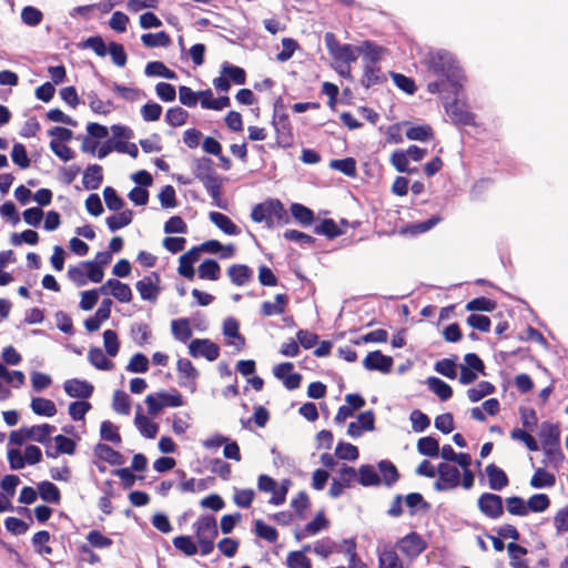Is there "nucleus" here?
<instances>
[{"label":"nucleus","instance_id":"nucleus-1","mask_svg":"<svg viewBox=\"0 0 568 568\" xmlns=\"http://www.w3.org/2000/svg\"><path fill=\"white\" fill-rule=\"evenodd\" d=\"M424 64L429 73L449 82L455 97H458L466 80L464 71L456 58L446 50H436L427 53Z\"/></svg>","mask_w":568,"mask_h":568},{"label":"nucleus","instance_id":"nucleus-2","mask_svg":"<svg viewBox=\"0 0 568 568\" xmlns=\"http://www.w3.org/2000/svg\"><path fill=\"white\" fill-rule=\"evenodd\" d=\"M194 176L202 182L207 193L213 199L214 203L223 207L221 204L222 196V180L214 170V162L211 158L202 156L193 161Z\"/></svg>","mask_w":568,"mask_h":568},{"label":"nucleus","instance_id":"nucleus-3","mask_svg":"<svg viewBox=\"0 0 568 568\" xmlns=\"http://www.w3.org/2000/svg\"><path fill=\"white\" fill-rule=\"evenodd\" d=\"M251 219L255 223L264 222L270 229L275 224L284 225L290 220L283 203L277 199H271L256 204L252 209Z\"/></svg>","mask_w":568,"mask_h":568},{"label":"nucleus","instance_id":"nucleus-4","mask_svg":"<svg viewBox=\"0 0 568 568\" xmlns=\"http://www.w3.org/2000/svg\"><path fill=\"white\" fill-rule=\"evenodd\" d=\"M193 530L199 544L200 554L207 556L214 550V540L219 535L216 518L213 515L200 516L193 523Z\"/></svg>","mask_w":568,"mask_h":568},{"label":"nucleus","instance_id":"nucleus-5","mask_svg":"<svg viewBox=\"0 0 568 568\" xmlns=\"http://www.w3.org/2000/svg\"><path fill=\"white\" fill-rule=\"evenodd\" d=\"M325 45L332 59L342 64H351L357 60V47L352 44H342L333 32H326L324 36Z\"/></svg>","mask_w":568,"mask_h":568},{"label":"nucleus","instance_id":"nucleus-6","mask_svg":"<svg viewBox=\"0 0 568 568\" xmlns=\"http://www.w3.org/2000/svg\"><path fill=\"white\" fill-rule=\"evenodd\" d=\"M396 547L405 557L415 559L427 548V544L418 532L410 531L396 542Z\"/></svg>","mask_w":568,"mask_h":568},{"label":"nucleus","instance_id":"nucleus-7","mask_svg":"<svg viewBox=\"0 0 568 568\" xmlns=\"http://www.w3.org/2000/svg\"><path fill=\"white\" fill-rule=\"evenodd\" d=\"M480 513L490 518L498 519L504 515L503 498L493 493H483L477 500Z\"/></svg>","mask_w":568,"mask_h":568},{"label":"nucleus","instance_id":"nucleus-8","mask_svg":"<svg viewBox=\"0 0 568 568\" xmlns=\"http://www.w3.org/2000/svg\"><path fill=\"white\" fill-rule=\"evenodd\" d=\"M189 353L192 357H204L213 362L220 356V347L209 338H195L189 344Z\"/></svg>","mask_w":568,"mask_h":568},{"label":"nucleus","instance_id":"nucleus-9","mask_svg":"<svg viewBox=\"0 0 568 568\" xmlns=\"http://www.w3.org/2000/svg\"><path fill=\"white\" fill-rule=\"evenodd\" d=\"M438 480L435 483L437 490H447L459 485L460 474L456 466L440 463L437 467Z\"/></svg>","mask_w":568,"mask_h":568},{"label":"nucleus","instance_id":"nucleus-10","mask_svg":"<svg viewBox=\"0 0 568 568\" xmlns=\"http://www.w3.org/2000/svg\"><path fill=\"white\" fill-rule=\"evenodd\" d=\"M176 369L179 373V384L182 387L190 388L192 392H194L199 372L192 362L187 358H180L176 362Z\"/></svg>","mask_w":568,"mask_h":568},{"label":"nucleus","instance_id":"nucleus-11","mask_svg":"<svg viewBox=\"0 0 568 568\" xmlns=\"http://www.w3.org/2000/svg\"><path fill=\"white\" fill-rule=\"evenodd\" d=\"M393 365V358L384 355L381 351L369 352L363 361V366L367 371H378L383 374L390 373Z\"/></svg>","mask_w":568,"mask_h":568},{"label":"nucleus","instance_id":"nucleus-12","mask_svg":"<svg viewBox=\"0 0 568 568\" xmlns=\"http://www.w3.org/2000/svg\"><path fill=\"white\" fill-rule=\"evenodd\" d=\"M445 109L455 124L475 125V114L468 111L465 105L460 104L456 99L450 103L445 102Z\"/></svg>","mask_w":568,"mask_h":568},{"label":"nucleus","instance_id":"nucleus-13","mask_svg":"<svg viewBox=\"0 0 568 568\" xmlns=\"http://www.w3.org/2000/svg\"><path fill=\"white\" fill-rule=\"evenodd\" d=\"M159 282L160 276L155 272H153L152 275L144 276L142 280L138 281L135 288L140 293L141 298L155 301L160 293V287L158 286Z\"/></svg>","mask_w":568,"mask_h":568},{"label":"nucleus","instance_id":"nucleus-14","mask_svg":"<svg viewBox=\"0 0 568 568\" xmlns=\"http://www.w3.org/2000/svg\"><path fill=\"white\" fill-rule=\"evenodd\" d=\"M63 388L70 397L82 399L91 397L94 392V387L91 383L78 378L65 381Z\"/></svg>","mask_w":568,"mask_h":568},{"label":"nucleus","instance_id":"nucleus-15","mask_svg":"<svg viewBox=\"0 0 568 568\" xmlns=\"http://www.w3.org/2000/svg\"><path fill=\"white\" fill-rule=\"evenodd\" d=\"M223 334L227 338L229 345H234L236 351H242L245 346V337L240 334V324L234 317H229L223 323Z\"/></svg>","mask_w":568,"mask_h":568},{"label":"nucleus","instance_id":"nucleus-16","mask_svg":"<svg viewBox=\"0 0 568 568\" xmlns=\"http://www.w3.org/2000/svg\"><path fill=\"white\" fill-rule=\"evenodd\" d=\"M386 75L382 72L381 68L377 64L365 63L363 69V74L361 78V84L369 89L374 85L383 84L386 82Z\"/></svg>","mask_w":568,"mask_h":568},{"label":"nucleus","instance_id":"nucleus-17","mask_svg":"<svg viewBox=\"0 0 568 568\" xmlns=\"http://www.w3.org/2000/svg\"><path fill=\"white\" fill-rule=\"evenodd\" d=\"M273 125L276 132V144L281 148L291 146L293 144V133L288 118L283 115L278 121H273Z\"/></svg>","mask_w":568,"mask_h":568},{"label":"nucleus","instance_id":"nucleus-18","mask_svg":"<svg viewBox=\"0 0 568 568\" xmlns=\"http://www.w3.org/2000/svg\"><path fill=\"white\" fill-rule=\"evenodd\" d=\"M357 52L363 54L365 63L377 64V62L382 60L386 49L373 41L365 40L359 47H357Z\"/></svg>","mask_w":568,"mask_h":568},{"label":"nucleus","instance_id":"nucleus-19","mask_svg":"<svg viewBox=\"0 0 568 568\" xmlns=\"http://www.w3.org/2000/svg\"><path fill=\"white\" fill-rule=\"evenodd\" d=\"M287 304L288 297L285 294H276L274 303L265 301L261 304L260 313L264 317L282 315L285 313Z\"/></svg>","mask_w":568,"mask_h":568},{"label":"nucleus","instance_id":"nucleus-20","mask_svg":"<svg viewBox=\"0 0 568 568\" xmlns=\"http://www.w3.org/2000/svg\"><path fill=\"white\" fill-rule=\"evenodd\" d=\"M231 282L236 286H244L253 278V271L245 264H233L227 268Z\"/></svg>","mask_w":568,"mask_h":568},{"label":"nucleus","instance_id":"nucleus-21","mask_svg":"<svg viewBox=\"0 0 568 568\" xmlns=\"http://www.w3.org/2000/svg\"><path fill=\"white\" fill-rule=\"evenodd\" d=\"M486 475L488 477L489 487L493 490H501L509 484L507 474L495 464L486 466Z\"/></svg>","mask_w":568,"mask_h":568},{"label":"nucleus","instance_id":"nucleus-22","mask_svg":"<svg viewBox=\"0 0 568 568\" xmlns=\"http://www.w3.org/2000/svg\"><path fill=\"white\" fill-rule=\"evenodd\" d=\"M210 221L219 227L226 235L241 234L240 227L225 214L221 212H211L209 214Z\"/></svg>","mask_w":568,"mask_h":568},{"label":"nucleus","instance_id":"nucleus-23","mask_svg":"<svg viewBox=\"0 0 568 568\" xmlns=\"http://www.w3.org/2000/svg\"><path fill=\"white\" fill-rule=\"evenodd\" d=\"M102 166L99 164L89 165L83 172L82 183L87 190H97L103 182Z\"/></svg>","mask_w":568,"mask_h":568},{"label":"nucleus","instance_id":"nucleus-24","mask_svg":"<svg viewBox=\"0 0 568 568\" xmlns=\"http://www.w3.org/2000/svg\"><path fill=\"white\" fill-rule=\"evenodd\" d=\"M27 437L30 440L38 442L40 444H47L50 442V436L55 432V426L49 424L36 425L31 427L24 426Z\"/></svg>","mask_w":568,"mask_h":568},{"label":"nucleus","instance_id":"nucleus-25","mask_svg":"<svg viewBox=\"0 0 568 568\" xmlns=\"http://www.w3.org/2000/svg\"><path fill=\"white\" fill-rule=\"evenodd\" d=\"M88 361L92 366L100 371H111L114 367L111 362L100 347L92 346L88 352Z\"/></svg>","mask_w":568,"mask_h":568},{"label":"nucleus","instance_id":"nucleus-26","mask_svg":"<svg viewBox=\"0 0 568 568\" xmlns=\"http://www.w3.org/2000/svg\"><path fill=\"white\" fill-rule=\"evenodd\" d=\"M106 285L110 286V294L121 303H129L132 300L131 287L115 278L106 281Z\"/></svg>","mask_w":568,"mask_h":568},{"label":"nucleus","instance_id":"nucleus-27","mask_svg":"<svg viewBox=\"0 0 568 568\" xmlns=\"http://www.w3.org/2000/svg\"><path fill=\"white\" fill-rule=\"evenodd\" d=\"M201 280L217 281L221 277V266L213 258L204 260L197 267Z\"/></svg>","mask_w":568,"mask_h":568},{"label":"nucleus","instance_id":"nucleus-28","mask_svg":"<svg viewBox=\"0 0 568 568\" xmlns=\"http://www.w3.org/2000/svg\"><path fill=\"white\" fill-rule=\"evenodd\" d=\"M38 494L40 498L50 504H59L61 501V493L57 485L49 480L38 484Z\"/></svg>","mask_w":568,"mask_h":568},{"label":"nucleus","instance_id":"nucleus-29","mask_svg":"<svg viewBox=\"0 0 568 568\" xmlns=\"http://www.w3.org/2000/svg\"><path fill=\"white\" fill-rule=\"evenodd\" d=\"M94 453L98 458L110 465L119 466L123 464V456L106 444H98L94 448Z\"/></svg>","mask_w":568,"mask_h":568},{"label":"nucleus","instance_id":"nucleus-30","mask_svg":"<svg viewBox=\"0 0 568 568\" xmlns=\"http://www.w3.org/2000/svg\"><path fill=\"white\" fill-rule=\"evenodd\" d=\"M378 469L381 473V483L383 481L387 487L393 486L399 479L397 467L390 460H381L378 463Z\"/></svg>","mask_w":568,"mask_h":568},{"label":"nucleus","instance_id":"nucleus-31","mask_svg":"<svg viewBox=\"0 0 568 568\" xmlns=\"http://www.w3.org/2000/svg\"><path fill=\"white\" fill-rule=\"evenodd\" d=\"M378 568H404V565L395 549L385 547L378 554Z\"/></svg>","mask_w":568,"mask_h":568},{"label":"nucleus","instance_id":"nucleus-32","mask_svg":"<svg viewBox=\"0 0 568 568\" xmlns=\"http://www.w3.org/2000/svg\"><path fill=\"white\" fill-rule=\"evenodd\" d=\"M51 535L48 530H40L36 532L31 539L34 551L39 555H52L53 549L49 545Z\"/></svg>","mask_w":568,"mask_h":568},{"label":"nucleus","instance_id":"nucleus-33","mask_svg":"<svg viewBox=\"0 0 568 568\" xmlns=\"http://www.w3.org/2000/svg\"><path fill=\"white\" fill-rule=\"evenodd\" d=\"M30 406L32 412L39 416L52 417L57 414L55 404L48 398L34 397Z\"/></svg>","mask_w":568,"mask_h":568},{"label":"nucleus","instance_id":"nucleus-34","mask_svg":"<svg viewBox=\"0 0 568 568\" xmlns=\"http://www.w3.org/2000/svg\"><path fill=\"white\" fill-rule=\"evenodd\" d=\"M545 459L544 464L558 468L565 459L560 444L541 446Z\"/></svg>","mask_w":568,"mask_h":568},{"label":"nucleus","instance_id":"nucleus-35","mask_svg":"<svg viewBox=\"0 0 568 568\" xmlns=\"http://www.w3.org/2000/svg\"><path fill=\"white\" fill-rule=\"evenodd\" d=\"M144 73L148 77H162L169 80H174L178 78L176 73L169 69L161 61H151L145 65Z\"/></svg>","mask_w":568,"mask_h":568},{"label":"nucleus","instance_id":"nucleus-36","mask_svg":"<svg viewBox=\"0 0 568 568\" xmlns=\"http://www.w3.org/2000/svg\"><path fill=\"white\" fill-rule=\"evenodd\" d=\"M141 41L148 48H166L172 43L171 37L165 31L144 33L141 36Z\"/></svg>","mask_w":568,"mask_h":568},{"label":"nucleus","instance_id":"nucleus-37","mask_svg":"<svg viewBox=\"0 0 568 568\" xmlns=\"http://www.w3.org/2000/svg\"><path fill=\"white\" fill-rule=\"evenodd\" d=\"M172 334L182 343L187 342L192 336V328L189 318L174 320L171 323Z\"/></svg>","mask_w":568,"mask_h":568},{"label":"nucleus","instance_id":"nucleus-38","mask_svg":"<svg viewBox=\"0 0 568 568\" xmlns=\"http://www.w3.org/2000/svg\"><path fill=\"white\" fill-rule=\"evenodd\" d=\"M328 520L326 519L324 511H320L316 514L315 518L306 524L304 527L303 534H296V539H301L304 536H312L320 532L322 529H325L328 526Z\"/></svg>","mask_w":568,"mask_h":568},{"label":"nucleus","instance_id":"nucleus-39","mask_svg":"<svg viewBox=\"0 0 568 568\" xmlns=\"http://www.w3.org/2000/svg\"><path fill=\"white\" fill-rule=\"evenodd\" d=\"M133 212L131 210H124L116 215L106 217L105 223L111 232H115L124 226L132 223Z\"/></svg>","mask_w":568,"mask_h":568},{"label":"nucleus","instance_id":"nucleus-40","mask_svg":"<svg viewBox=\"0 0 568 568\" xmlns=\"http://www.w3.org/2000/svg\"><path fill=\"white\" fill-rule=\"evenodd\" d=\"M529 484L534 488L552 487L556 484V477L544 468H537Z\"/></svg>","mask_w":568,"mask_h":568},{"label":"nucleus","instance_id":"nucleus-41","mask_svg":"<svg viewBox=\"0 0 568 568\" xmlns=\"http://www.w3.org/2000/svg\"><path fill=\"white\" fill-rule=\"evenodd\" d=\"M406 138L412 141H430L434 139V130L428 124L413 125L406 131Z\"/></svg>","mask_w":568,"mask_h":568},{"label":"nucleus","instance_id":"nucleus-42","mask_svg":"<svg viewBox=\"0 0 568 568\" xmlns=\"http://www.w3.org/2000/svg\"><path fill=\"white\" fill-rule=\"evenodd\" d=\"M221 73L226 75L234 84L242 85L246 82V72L243 68L224 62L221 68Z\"/></svg>","mask_w":568,"mask_h":568},{"label":"nucleus","instance_id":"nucleus-43","mask_svg":"<svg viewBox=\"0 0 568 568\" xmlns=\"http://www.w3.org/2000/svg\"><path fill=\"white\" fill-rule=\"evenodd\" d=\"M291 213L292 216L303 226L311 225L315 220L314 212L300 203H294L291 205Z\"/></svg>","mask_w":568,"mask_h":568},{"label":"nucleus","instance_id":"nucleus-44","mask_svg":"<svg viewBox=\"0 0 568 568\" xmlns=\"http://www.w3.org/2000/svg\"><path fill=\"white\" fill-rule=\"evenodd\" d=\"M495 390L496 388L490 382L481 381L475 387L467 389V396L470 402L476 403Z\"/></svg>","mask_w":568,"mask_h":568},{"label":"nucleus","instance_id":"nucleus-45","mask_svg":"<svg viewBox=\"0 0 568 568\" xmlns=\"http://www.w3.org/2000/svg\"><path fill=\"white\" fill-rule=\"evenodd\" d=\"M540 443L541 446L560 444L559 427L554 424H542L540 430Z\"/></svg>","mask_w":568,"mask_h":568},{"label":"nucleus","instance_id":"nucleus-46","mask_svg":"<svg viewBox=\"0 0 568 568\" xmlns=\"http://www.w3.org/2000/svg\"><path fill=\"white\" fill-rule=\"evenodd\" d=\"M311 546L303 547V551H292L287 555L286 564L288 568H312L311 560L304 555L310 551Z\"/></svg>","mask_w":568,"mask_h":568},{"label":"nucleus","instance_id":"nucleus-47","mask_svg":"<svg viewBox=\"0 0 568 568\" xmlns=\"http://www.w3.org/2000/svg\"><path fill=\"white\" fill-rule=\"evenodd\" d=\"M314 233L317 235H325L327 239L333 240L343 234V231L338 227L332 219H324L318 225L314 227Z\"/></svg>","mask_w":568,"mask_h":568},{"label":"nucleus","instance_id":"nucleus-48","mask_svg":"<svg viewBox=\"0 0 568 568\" xmlns=\"http://www.w3.org/2000/svg\"><path fill=\"white\" fill-rule=\"evenodd\" d=\"M112 408L121 415H129L131 412L130 396L121 389H116L112 398Z\"/></svg>","mask_w":568,"mask_h":568},{"label":"nucleus","instance_id":"nucleus-49","mask_svg":"<svg viewBox=\"0 0 568 568\" xmlns=\"http://www.w3.org/2000/svg\"><path fill=\"white\" fill-rule=\"evenodd\" d=\"M417 450L420 455L436 457L439 454V443L432 436L422 437L417 442Z\"/></svg>","mask_w":568,"mask_h":568},{"label":"nucleus","instance_id":"nucleus-50","mask_svg":"<svg viewBox=\"0 0 568 568\" xmlns=\"http://www.w3.org/2000/svg\"><path fill=\"white\" fill-rule=\"evenodd\" d=\"M428 387L440 400H447L453 396V388L438 377L428 378Z\"/></svg>","mask_w":568,"mask_h":568},{"label":"nucleus","instance_id":"nucleus-51","mask_svg":"<svg viewBox=\"0 0 568 568\" xmlns=\"http://www.w3.org/2000/svg\"><path fill=\"white\" fill-rule=\"evenodd\" d=\"M358 481L362 486H377L381 484V477L371 465H362L358 469Z\"/></svg>","mask_w":568,"mask_h":568},{"label":"nucleus","instance_id":"nucleus-52","mask_svg":"<svg viewBox=\"0 0 568 568\" xmlns=\"http://www.w3.org/2000/svg\"><path fill=\"white\" fill-rule=\"evenodd\" d=\"M135 424L141 434L146 438H155L158 435L159 425L140 413L135 416Z\"/></svg>","mask_w":568,"mask_h":568},{"label":"nucleus","instance_id":"nucleus-53","mask_svg":"<svg viewBox=\"0 0 568 568\" xmlns=\"http://www.w3.org/2000/svg\"><path fill=\"white\" fill-rule=\"evenodd\" d=\"M54 442L57 445V452L54 454L47 450V455L49 457H57L58 454H67V455H73L75 452L77 444L73 439L64 436V435H57L54 437Z\"/></svg>","mask_w":568,"mask_h":568},{"label":"nucleus","instance_id":"nucleus-54","mask_svg":"<svg viewBox=\"0 0 568 568\" xmlns=\"http://www.w3.org/2000/svg\"><path fill=\"white\" fill-rule=\"evenodd\" d=\"M456 361V355L453 358H443L437 361L435 363V371L447 378L454 379L457 376Z\"/></svg>","mask_w":568,"mask_h":568},{"label":"nucleus","instance_id":"nucleus-55","mask_svg":"<svg viewBox=\"0 0 568 568\" xmlns=\"http://www.w3.org/2000/svg\"><path fill=\"white\" fill-rule=\"evenodd\" d=\"M131 336L135 344L143 346L149 343L152 337L151 327L146 323L134 324L131 327Z\"/></svg>","mask_w":568,"mask_h":568},{"label":"nucleus","instance_id":"nucleus-56","mask_svg":"<svg viewBox=\"0 0 568 568\" xmlns=\"http://www.w3.org/2000/svg\"><path fill=\"white\" fill-rule=\"evenodd\" d=\"M87 540V545H89L91 549H105L113 545V540L110 537L103 535L100 530L97 529L90 530L88 532Z\"/></svg>","mask_w":568,"mask_h":568},{"label":"nucleus","instance_id":"nucleus-57","mask_svg":"<svg viewBox=\"0 0 568 568\" xmlns=\"http://www.w3.org/2000/svg\"><path fill=\"white\" fill-rule=\"evenodd\" d=\"M187 118V111L181 106L170 108L165 113V122L173 128L184 125Z\"/></svg>","mask_w":568,"mask_h":568},{"label":"nucleus","instance_id":"nucleus-58","mask_svg":"<svg viewBox=\"0 0 568 568\" xmlns=\"http://www.w3.org/2000/svg\"><path fill=\"white\" fill-rule=\"evenodd\" d=\"M173 546L185 556H194L197 552V546L191 536H176L172 540Z\"/></svg>","mask_w":568,"mask_h":568},{"label":"nucleus","instance_id":"nucleus-59","mask_svg":"<svg viewBox=\"0 0 568 568\" xmlns=\"http://www.w3.org/2000/svg\"><path fill=\"white\" fill-rule=\"evenodd\" d=\"M329 166L345 174L346 176H356V161L353 158L332 160Z\"/></svg>","mask_w":568,"mask_h":568},{"label":"nucleus","instance_id":"nucleus-60","mask_svg":"<svg viewBox=\"0 0 568 568\" xmlns=\"http://www.w3.org/2000/svg\"><path fill=\"white\" fill-rule=\"evenodd\" d=\"M21 20L29 27H37L42 22L43 13L33 6H26L21 10Z\"/></svg>","mask_w":568,"mask_h":568},{"label":"nucleus","instance_id":"nucleus-61","mask_svg":"<svg viewBox=\"0 0 568 568\" xmlns=\"http://www.w3.org/2000/svg\"><path fill=\"white\" fill-rule=\"evenodd\" d=\"M506 509L513 516H527V501L519 496H511L506 498Z\"/></svg>","mask_w":568,"mask_h":568},{"label":"nucleus","instance_id":"nucleus-62","mask_svg":"<svg viewBox=\"0 0 568 568\" xmlns=\"http://www.w3.org/2000/svg\"><path fill=\"white\" fill-rule=\"evenodd\" d=\"M100 436L103 440L111 442L113 444H120L122 440L119 427L110 420H103L101 423Z\"/></svg>","mask_w":568,"mask_h":568},{"label":"nucleus","instance_id":"nucleus-63","mask_svg":"<svg viewBox=\"0 0 568 568\" xmlns=\"http://www.w3.org/2000/svg\"><path fill=\"white\" fill-rule=\"evenodd\" d=\"M550 506V498L546 494H535L527 500L528 513H542Z\"/></svg>","mask_w":568,"mask_h":568},{"label":"nucleus","instance_id":"nucleus-64","mask_svg":"<svg viewBox=\"0 0 568 568\" xmlns=\"http://www.w3.org/2000/svg\"><path fill=\"white\" fill-rule=\"evenodd\" d=\"M497 306L496 301L487 297H476L466 304L469 312H493Z\"/></svg>","mask_w":568,"mask_h":568}]
</instances>
